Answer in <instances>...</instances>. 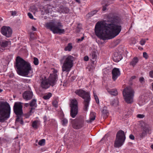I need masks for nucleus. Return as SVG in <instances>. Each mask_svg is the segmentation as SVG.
I'll return each instance as SVG.
<instances>
[{"label": "nucleus", "mask_w": 153, "mask_h": 153, "mask_svg": "<svg viewBox=\"0 0 153 153\" xmlns=\"http://www.w3.org/2000/svg\"><path fill=\"white\" fill-rule=\"evenodd\" d=\"M121 23V21L118 16L109 14L107 20L97 23L94 29L95 34L103 40L112 39L120 32Z\"/></svg>", "instance_id": "nucleus-1"}, {"label": "nucleus", "mask_w": 153, "mask_h": 153, "mask_svg": "<svg viewBox=\"0 0 153 153\" xmlns=\"http://www.w3.org/2000/svg\"><path fill=\"white\" fill-rule=\"evenodd\" d=\"M15 67L17 74L22 76L27 75L32 69L30 63L19 56L16 57Z\"/></svg>", "instance_id": "nucleus-2"}, {"label": "nucleus", "mask_w": 153, "mask_h": 153, "mask_svg": "<svg viewBox=\"0 0 153 153\" xmlns=\"http://www.w3.org/2000/svg\"><path fill=\"white\" fill-rule=\"evenodd\" d=\"M11 108L7 102L0 101V122H4L10 117Z\"/></svg>", "instance_id": "nucleus-3"}, {"label": "nucleus", "mask_w": 153, "mask_h": 153, "mask_svg": "<svg viewBox=\"0 0 153 153\" xmlns=\"http://www.w3.org/2000/svg\"><path fill=\"white\" fill-rule=\"evenodd\" d=\"M45 27L52 31L54 33L61 34L65 32V30L62 29L63 26L60 22H50L46 24Z\"/></svg>", "instance_id": "nucleus-4"}, {"label": "nucleus", "mask_w": 153, "mask_h": 153, "mask_svg": "<svg viewBox=\"0 0 153 153\" xmlns=\"http://www.w3.org/2000/svg\"><path fill=\"white\" fill-rule=\"evenodd\" d=\"M74 57L71 56H64L60 60L61 64L63 63L64 60L63 65L62 66V70L63 71L66 72H69L73 66Z\"/></svg>", "instance_id": "nucleus-5"}, {"label": "nucleus", "mask_w": 153, "mask_h": 153, "mask_svg": "<svg viewBox=\"0 0 153 153\" xmlns=\"http://www.w3.org/2000/svg\"><path fill=\"white\" fill-rule=\"evenodd\" d=\"M75 93L84 100L83 102V110L85 111H87L91 99L89 93L82 89L76 90Z\"/></svg>", "instance_id": "nucleus-6"}, {"label": "nucleus", "mask_w": 153, "mask_h": 153, "mask_svg": "<svg viewBox=\"0 0 153 153\" xmlns=\"http://www.w3.org/2000/svg\"><path fill=\"white\" fill-rule=\"evenodd\" d=\"M123 98L128 104H131L134 102V91L131 88H126L123 91Z\"/></svg>", "instance_id": "nucleus-7"}, {"label": "nucleus", "mask_w": 153, "mask_h": 153, "mask_svg": "<svg viewBox=\"0 0 153 153\" xmlns=\"http://www.w3.org/2000/svg\"><path fill=\"white\" fill-rule=\"evenodd\" d=\"M126 139V136L124 131L122 130L119 131L116 134V139L114 142V146L119 148L123 144Z\"/></svg>", "instance_id": "nucleus-8"}, {"label": "nucleus", "mask_w": 153, "mask_h": 153, "mask_svg": "<svg viewBox=\"0 0 153 153\" xmlns=\"http://www.w3.org/2000/svg\"><path fill=\"white\" fill-rule=\"evenodd\" d=\"M22 104L23 103L20 102H16L14 103L13 109L14 113L17 115V121H19V116H21L23 114Z\"/></svg>", "instance_id": "nucleus-9"}, {"label": "nucleus", "mask_w": 153, "mask_h": 153, "mask_svg": "<svg viewBox=\"0 0 153 153\" xmlns=\"http://www.w3.org/2000/svg\"><path fill=\"white\" fill-rule=\"evenodd\" d=\"M71 107L70 115L73 118H74L78 113V102L76 99L73 100L70 104Z\"/></svg>", "instance_id": "nucleus-10"}, {"label": "nucleus", "mask_w": 153, "mask_h": 153, "mask_svg": "<svg viewBox=\"0 0 153 153\" xmlns=\"http://www.w3.org/2000/svg\"><path fill=\"white\" fill-rule=\"evenodd\" d=\"M71 123L73 127L76 129H79L82 128L84 125V119L82 118L79 119L72 120Z\"/></svg>", "instance_id": "nucleus-11"}, {"label": "nucleus", "mask_w": 153, "mask_h": 153, "mask_svg": "<svg viewBox=\"0 0 153 153\" xmlns=\"http://www.w3.org/2000/svg\"><path fill=\"white\" fill-rule=\"evenodd\" d=\"M1 31L3 35L7 37L11 36L12 33L11 28L10 27L5 26H3L2 27Z\"/></svg>", "instance_id": "nucleus-12"}, {"label": "nucleus", "mask_w": 153, "mask_h": 153, "mask_svg": "<svg viewBox=\"0 0 153 153\" xmlns=\"http://www.w3.org/2000/svg\"><path fill=\"white\" fill-rule=\"evenodd\" d=\"M57 78L58 76L56 74H52L50 75V76L47 79L50 85L53 86L56 84L57 80Z\"/></svg>", "instance_id": "nucleus-13"}, {"label": "nucleus", "mask_w": 153, "mask_h": 153, "mask_svg": "<svg viewBox=\"0 0 153 153\" xmlns=\"http://www.w3.org/2000/svg\"><path fill=\"white\" fill-rule=\"evenodd\" d=\"M143 131L142 133L139 134L140 137L141 138H143L145 137L147 134L149 133L150 131V129L148 125L147 124L145 125L142 128Z\"/></svg>", "instance_id": "nucleus-14"}, {"label": "nucleus", "mask_w": 153, "mask_h": 153, "mask_svg": "<svg viewBox=\"0 0 153 153\" xmlns=\"http://www.w3.org/2000/svg\"><path fill=\"white\" fill-rule=\"evenodd\" d=\"M33 93L30 91H26L23 93L22 96L23 98L26 100H30L33 97Z\"/></svg>", "instance_id": "nucleus-15"}, {"label": "nucleus", "mask_w": 153, "mask_h": 153, "mask_svg": "<svg viewBox=\"0 0 153 153\" xmlns=\"http://www.w3.org/2000/svg\"><path fill=\"white\" fill-rule=\"evenodd\" d=\"M112 79L114 81H115L120 74V72L119 69L116 68H114L112 70Z\"/></svg>", "instance_id": "nucleus-16"}, {"label": "nucleus", "mask_w": 153, "mask_h": 153, "mask_svg": "<svg viewBox=\"0 0 153 153\" xmlns=\"http://www.w3.org/2000/svg\"><path fill=\"white\" fill-rule=\"evenodd\" d=\"M41 86L44 89H46L49 87L50 85L47 79H42L41 82Z\"/></svg>", "instance_id": "nucleus-17"}, {"label": "nucleus", "mask_w": 153, "mask_h": 153, "mask_svg": "<svg viewBox=\"0 0 153 153\" xmlns=\"http://www.w3.org/2000/svg\"><path fill=\"white\" fill-rule=\"evenodd\" d=\"M122 59V57L121 54L117 52L114 53L113 55V59L115 62H118L120 61Z\"/></svg>", "instance_id": "nucleus-18"}, {"label": "nucleus", "mask_w": 153, "mask_h": 153, "mask_svg": "<svg viewBox=\"0 0 153 153\" xmlns=\"http://www.w3.org/2000/svg\"><path fill=\"white\" fill-rule=\"evenodd\" d=\"M96 117V114L94 112H91L90 114L89 120H86V121L88 123H91L95 120Z\"/></svg>", "instance_id": "nucleus-19"}, {"label": "nucleus", "mask_w": 153, "mask_h": 153, "mask_svg": "<svg viewBox=\"0 0 153 153\" xmlns=\"http://www.w3.org/2000/svg\"><path fill=\"white\" fill-rule=\"evenodd\" d=\"M139 61L137 57H134L129 63V65L133 67H134Z\"/></svg>", "instance_id": "nucleus-20"}, {"label": "nucleus", "mask_w": 153, "mask_h": 153, "mask_svg": "<svg viewBox=\"0 0 153 153\" xmlns=\"http://www.w3.org/2000/svg\"><path fill=\"white\" fill-rule=\"evenodd\" d=\"M97 52L95 50H93L91 53L90 54V56L91 57V59L96 60L97 59Z\"/></svg>", "instance_id": "nucleus-21"}, {"label": "nucleus", "mask_w": 153, "mask_h": 153, "mask_svg": "<svg viewBox=\"0 0 153 153\" xmlns=\"http://www.w3.org/2000/svg\"><path fill=\"white\" fill-rule=\"evenodd\" d=\"M108 111L106 107H103L102 110V116L103 118L106 117L108 116Z\"/></svg>", "instance_id": "nucleus-22"}, {"label": "nucleus", "mask_w": 153, "mask_h": 153, "mask_svg": "<svg viewBox=\"0 0 153 153\" xmlns=\"http://www.w3.org/2000/svg\"><path fill=\"white\" fill-rule=\"evenodd\" d=\"M9 44H10V41L6 40L3 41H2L1 45H0V46L3 48H5L7 47Z\"/></svg>", "instance_id": "nucleus-23"}, {"label": "nucleus", "mask_w": 153, "mask_h": 153, "mask_svg": "<svg viewBox=\"0 0 153 153\" xmlns=\"http://www.w3.org/2000/svg\"><path fill=\"white\" fill-rule=\"evenodd\" d=\"M62 8V10H59V12L60 13H68L69 12V9L67 7H64L63 6L61 7Z\"/></svg>", "instance_id": "nucleus-24"}, {"label": "nucleus", "mask_w": 153, "mask_h": 153, "mask_svg": "<svg viewBox=\"0 0 153 153\" xmlns=\"http://www.w3.org/2000/svg\"><path fill=\"white\" fill-rule=\"evenodd\" d=\"M111 3L109 0H103L101 2L102 5H104L105 6H108Z\"/></svg>", "instance_id": "nucleus-25"}, {"label": "nucleus", "mask_w": 153, "mask_h": 153, "mask_svg": "<svg viewBox=\"0 0 153 153\" xmlns=\"http://www.w3.org/2000/svg\"><path fill=\"white\" fill-rule=\"evenodd\" d=\"M72 48V44L71 43H69L68 44L67 46L65 48L64 50L65 51H70L71 50Z\"/></svg>", "instance_id": "nucleus-26"}, {"label": "nucleus", "mask_w": 153, "mask_h": 153, "mask_svg": "<svg viewBox=\"0 0 153 153\" xmlns=\"http://www.w3.org/2000/svg\"><path fill=\"white\" fill-rule=\"evenodd\" d=\"M36 99H33L30 103L29 105L31 107H36L37 105L36 104Z\"/></svg>", "instance_id": "nucleus-27"}, {"label": "nucleus", "mask_w": 153, "mask_h": 153, "mask_svg": "<svg viewBox=\"0 0 153 153\" xmlns=\"http://www.w3.org/2000/svg\"><path fill=\"white\" fill-rule=\"evenodd\" d=\"M108 92L110 94L114 96H116L117 94V90L112 89Z\"/></svg>", "instance_id": "nucleus-28"}, {"label": "nucleus", "mask_w": 153, "mask_h": 153, "mask_svg": "<svg viewBox=\"0 0 153 153\" xmlns=\"http://www.w3.org/2000/svg\"><path fill=\"white\" fill-rule=\"evenodd\" d=\"M52 96V94L51 93H49L46 95H45L43 97L44 99L47 100L49 99Z\"/></svg>", "instance_id": "nucleus-29"}, {"label": "nucleus", "mask_w": 153, "mask_h": 153, "mask_svg": "<svg viewBox=\"0 0 153 153\" xmlns=\"http://www.w3.org/2000/svg\"><path fill=\"white\" fill-rule=\"evenodd\" d=\"M35 109V108H31L30 110L29 111V112L26 115V118L28 117L30 115L32 114V113H33V110Z\"/></svg>", "instance_id": "nucleus-30"}, {"label": "nucleus", "mask_w": 153, "mask_h": 153, "mask_svg": "<svg viewBox=\"0 0 153 153\" xmlns=\"http://www.w3.org/2000/svg\"><path fill=\"white\" fill-rule=\"evenodd\" d=\"M38 121L37 120L35 121H33L32 123V127L35 128H37V124L38 123Z\"/></svg>", "instance_id": "nucleus-31"}, {"label": "nucleus", "mask_w": 153, "mask_h": 153, "mask_svg": "<svg viewBox=\"0 0 153 153\" xmlns=\"http://www.w3.org/2000/svg\"><path fill=\"white\" fill-rule=\"evenodd\" d=\"M94 96L96 100V102L97 103H99V98L96 95V94L94 93V91H93Z\"/></svg>", "instance_id": "nucleus-32"}, {"label": "nucleus", "mask_w": 153, "mask_h": 153, "mask_svg": "<svg viewBox=\"0 0 153 153\" xmlns=\"http://www.w3.org/2000/svg\"><path fill=\"white\" fill-rule=\"evenodd\" d=\"M45 140L44 139H42L40 140L38 143V144L40 146L44 145H45Z\"/></svg>", "instance_id": "nucleus-33"}, {"label": "nucleus", "mask_w": 153, "mask_h": 153, "mask_svg": "<svg viewBox=\"0 0 153 153\" xmlns=\"http://www.w3.org/2000/svg\"><path fill=\"white\" fill-rule=\"evenodd\" d=\"M61 123L62 125L64 126L68 123V120L65 118H63L61 121Z\"/></svg>", "instance_id": "nucleus-34"}, {"label": "nucleus", "mask_w": 153, "mask_h": 153, "mask_svg": "<svg viewBox=\"0 0 153 153\" xmlns=\"http://www.w3.org/2000/svg\"><path fill=\"white\" fill-rule=\"evenodd\" d=\"M19 122L21 124H22V125H23L24 122H23V120L22 118L21 117V116H19V121H17L16 119V123H17V122Z\"/></svg>", "instance_id": "nucleus-35"}, {"label": "nucleus", "mask_w": 153, "mask_h": 153, "mask_svg": "<svg viewBox=\"0 0 153 153\" xmlns=\"http://www.w3.org/2000/svg\"><path fill=\"white\" fill-rule=\"evenodd\" d=\"M34 64L35 65H37L39 63V60L38 59L36 58H34V61L33 62Z\"/></svg>", "instance_id": "nucleus-36"}, {"label": "nucleus", "mask_w": 153, "mask_h": 153, "mask_svg": "<svg viewBox=\"0 0 153 153\" xmlns=\"http://www.w3.org/2000/svg\"><path fill=\"white\" fill-rule=\"evenodd\" d=\"M52 104L56 108L58 107V102L56 100H54L53 101Z\"/></svg>", "instance_id": "nucleus-37"}, {"label": "nucleus", "mask_w": 153, "mask_h": 153, "mask_svg": "<svg viewBox=\"0 0 153 153\" xmlns=\"http://www.w3.org/2000/svg\"><path fill=\"white\" fill-rule=\"evenodd\" d=\"M51 6L49 5H47V9L45 10V12L47 13H49L50 11L49 10L51 8Z\"/></svg>", "instance_id": "nucleus-38"}, {"label": "nucleus", "mask_w": 153, "mask_h": 153, "mask_svg": "<svg viewBox=\"0 0 153 153\" xmlns=\"http://www.w3.org/2000/svg\"><path fill=\"white\" fill-rule=\"evenodd\" d=\"M145 117L144 115L141 114H138L137 115V117L140 118H143Z\"/></svg>", "instance_id": "nucleus-39"}, {"label": "nucleus", "mask_w": 153, "mask_h": 153, "mask_svg": "<svg viewBox=\"0 0 153 153\" xmlns=\"http://www.w3.org/2000/svg\"><path fill=\"white\" fill-rule=\"evenodd\" d=\"M143 57L145 59H147L148 58V55L147 53L146 52H144L143 53Z\"/></svg>", "instance_id": "nucleus-40"}, {"label": "nucleus", "mask_w": 153, "mask_h": 153, "mask_svg": "<svg viewBox=\"0 0 153 153\" xmlns=\"http://www.w3.org/2000/svg\"><path fill=\"white\" fill-rule=\"evenodd\" d=\"M146 40L144 39H142L140 41V43L142 45H143L146 42Z\"/></svg>", "instance_id": "nucleus-41"}, {"label": "nucleus", "mask_w": 153, "mask_h": 153, "mask_svg": "<svg viewBox=\"0 0 153 153\" xmlns=\"http://www.w3.org/2000/svg\"><path fill=\"white\" fill-rule=\"evenodd\" d=\"M30 9L36 11L37 10V8L35 6H33L31 7Z\"/></svg>", "instance_id": "nucleus-42"}, {"label": "nucleus", "mask_w": 153, "mask_h": 153, "mask_svg": "<svg viewBox=\"0 0 153 153\" xmlns=\"http://www.w3.org/2000/svg\"><path fill=\"white\" fill-rule=\"evenodd\" d=\"M28 15L29 16V17L32 19H33V17L32 15L30 13H28Z\"/></svg>", "instance_id": "nucleus-43"}, {"label": "nucleus", "mask_w": 153, "mask_h": 153, "mask_svg": "<svg viewBox=\"0 0 153 153\" xmlns=\"http://www.w3.org/2000/svg\"><path fill=\"white\" fill-rule=\"evenodd\" d=\"M84 38V36H82L81 39H77V42H80L82 41Z\"/></svg>", "instance_id": "nucleus-44"}, {"label": "nucleus", "mask_w": 153, "mask_h": 153, "mask_svg": "<svg viewBox=\"0 0 153 153\" xmlns=\"http://www.w3.org/2000/svg\"><path fill=\"white\" fill-rule=\"evenodd\" d=\"M149 75L151 77L153 78V71H152L150 72Z\"/></svg>", "instance_id": "nucleus-45"}, {"label": "nucleus", "mask_w": 153, "mask_h": 153, "mask_svg": "<svg viewBox=\"0 0 153 153\" xmlns=\"http://www.w3.org/2000/svg\"><path fill=\"white\" fill-rule=\"evenodd\" d=\"M144 78L143 77H140L139 79V81L141 83L142 82L144 81Z\"/></svg>", "instance_id": "nucleus-46"}, {"label": "nucleus", "mask_w": 153, "mask_h": 153, "mask_svg": "<svg viewBox=\"0 0 153 153\" xmlns=\"http://www.w3.org/2000/svg\"><path fill=\"white\" fill-rule=\"evenodd\" d=\"M129 138L130 139L132 140H134V136L133 135L131 134L129 136Z\"/></svg>", "instance_id": "nucleus-47"}, {"label": "nucleus", "mask_w": 153, "mask_h": 153, "mask_svg": "<svg viewBox=\"0 0 153 153\" xmlns=\"http://www.w3.org/2000/svg\"><path fill=\"white\" fill-rule=\"evenodd\" d=\"M10 12L11 13V15L12 16L15 15L16 14V11H11Z\"/></svg>", "instance_id": "nucleus-48"}, {"label": "nucleus", "mask_w": 153, "mask_h": 153, "mask_svg": "<svg viewBox=\"0 0 153 153\" xmlns=\"http://www.w3.org/2000/svg\"><path fill=\"white\" fill-rule=\"evenodd\" d=\"M115 100H113L111 102V104L112 105H114V103H115Z\"/></svg>", "instance_id": "nucleus-49"}, {"label": "nucleus", "mask_w": 153, "mask_h": 153, "mask_svg": "<svg viewBox=\"0 0 153 153\" xmlns=\"http://www.w3.org/2000/svg\"><path fill=\"white\" fill-rule=\"evenodd\" d=\"M103 5V6H102L103 8H102V10L103 11H104L106 10V7L107 6H105V5Z\"/></svg>", "instance_id": "nucleus-50"}, {"label": "nucleus", "mask_w": 153, "mask_h": 153, "mask_svg": "<svg viewBox=\"0 0 153 153\" xmlns=\"http://www.w3.org/2000/svg\"><path fill=\"white\" fill-rule=\"evenodd\" d=\"M84 59L85 61H87L88 60V57L87 56H85L84 58Z\"/></svg>", "instance_id": "nucleus-51"}, {"label": "nucleus", "mask_w": 153, "mask_h": 153, "mask_svg": "<svg viewBox=\"0 0 153 153\" xmlns=\"http://www.w3.org/2000/svg\"><path fill=\"white\" fill-rule=\"evenodd\" d=\"M97 11L96 10H94L92 11H91V14L92 15H94L97 13Z\"/></svg>", "instance_id": "nucleus-52"}, {"label": "nucleus", "mask_w": 153, "mask_h": 153, "mask_svg": "<svg viewBox=\"0 0 153 153\" xmlns=\"http://www.w3.org/2000/svg\"><path fill=\"white\" fill-rule=\"evenodd\" d=\"M136 78V76H133L131 77L130 79L131 80H132L133 79H135Z\"/></svg>", "instance_id": "nucleus-53"}, {"label": "nucleus", "mask_w": 153, "mask_h": 153, "mask_svg": "<svg viewBox=\"0 0 153 153\" xmlns=\"http://www.w3.org/2000/svg\"><path fill=\"white\" fill-rule=\"evenodd\" d=\"M91 60L92 61V62L93 64H95L96 60H94L92 59H91Z\"/></svg>", "instance_id": "nucleus-54"}, {"label": "nucleus", "mask_w": 153, "mask_h": 153, "mask_svg": "<svg viewBox=\"0 0 153 153\" xmlns=\"http://www.w3.org/2000/svg\"><path fill=\"white\" fill-rule=\"evenodd\" d=\"M32 29L33 31L36 30V28L33 26L32 27Z\"/></svg>", "instance_id": "nucleus-55"}, {"label": "nucleus", "mask_w": 153, "mask_h": 153, "mask_svg": "<svg viewBox=\"0 0 153 153\" xmlns=\"http://www.w3.org/2000/svg\"><path fill=\"white\" fill-rule=\"evenodd\" d=\"M29 105V104L28 103H26L25 104V106L26 107H27Z\"/></svg>", "instance_id": "nucleus-56"}, {"label": "nucleus", "mask_w": 153, "mask_h": 153, "mask_svg": "<svg viewBox=\"0 0 153 153\" xmlns=\"http://www.w3.org/2000/svg\"><path fill=\"white\" fill-rule=\"evenodd\" d=\"M53 74H56V73H57V71L56 70H54L53 71Z\"/></svg>", "instance_id": "nucleus-57"}, {"label": "nucleus", "mask_w": 153, "mask_h": 153, "mask_svg": "<svg viewBox=\"0 0 153 153\" xmlns=\"http://www.w3.org/2000/svg\"><path fill=\"white\" fill-rule=\"evenodd\" d=\"M107 135H105V136L103 137V138L101 139V140H102L105 138L106 137Z\"/></svg>", "instance_id": "nucleus-58"}, {"label": "nucleus", "mask_w": 153, "mask_h": 153, "mask_svg": "<svg viewBox=\"0 0 153 153\" xmlns=\"http://www.w3.org/2000/svg\"><path fill=\"white\" fill-rule=\"evenodd\" d=\"M76 2H78L79 3H80V0H75Z\"/></svg>", "instance_id": "nucleus-59"}, {"label": "nucleus", "mask_w": 153, "mask_h": 153, "mask_svg": "<svg viewBox=\"0 0 153 153\" xmlns=\"http://www.w3.org/2000/svg\"><path fill=\"white\" fill-rule=\"evenodd\" d=\"M138 49L140 50H143V48H140V47H139L138 48Z\"/></svg>", "instance_id": "nucleus-60"}, {"label": "nucleus", "mask_w": 153, "mask_h": 153, "mask_svg": "<svg viewBox=\"0 0 153 153\" xmlns=\"http://www.w3.org/2000/svg\"><path fill=\"white\" fill-rule=\"evenodd\" d=\"M151 148L153 149V144L151 146Z\"/></svg>", "instance_id": "nucleus-61"}, {"label": "nucleus", "mask_w": 153, "mask_h": 153, "mask_svg": "<svg viewBox=\"0 0 153 153\" xmlns=\"http://www.w3.org/2000/svg\"><path fill=\"white\" fill-rule=\"evenodd\" d=\"M114 0H109L112 3V1H114Z\"/></svg>", "instance_id": "nucleus-62"}, {"label": "nucleus", "mask_w": 153, "mask_h": 153, "mask_svg": "<svg viewBox=\"0 0 153 153\" xmlns=\"http://www.w3.org/2000/svg\"><path fill=\"white\" fill-rule=\"evenodd\" d=\"M3 90L0 88V92H2Z\"/></svg>", "instance_id": "nucleus-63"}, {"label": "nucleus", "mask_w": 153, "mask_h": 153, "mask_svg": "<svg viewBox=\"0 0 153 153\" xmlns=\"http://www.w3.org/2000/svg\"><path fill=\"white\" fill-rule=\"evenodd\" d=\"M44 0L45 1H50V0Z\"/></svg>", "instance_id": "nucleus-64"}]
</instances>
